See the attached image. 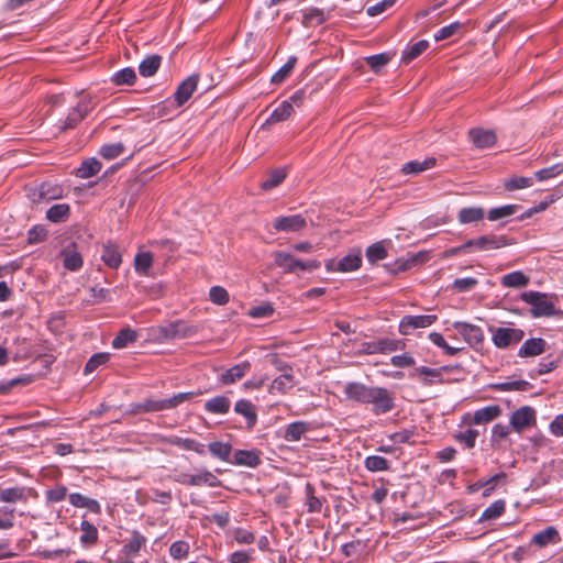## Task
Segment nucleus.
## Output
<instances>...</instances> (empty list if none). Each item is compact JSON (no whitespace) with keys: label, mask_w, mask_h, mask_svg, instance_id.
Returning <instances> with one entry per match:
<instances>
[{"label":"nucleus","mask_w":563,"mask_h":563,"mask_svg":"<svg viewBox=\"0 0 563 563\" xmlns=\"http://www.w3.org/2000/svg\"><path fill=\"white\" fill-rule=\"evenodd\" d=\"M485 216L481 207L462 208L457 213V220L461 224H468L481 221Z\"/></svg>","instance_id":"41"},{"label":"nucleus","mask_w":563,"mask_h":563,"mask_svg":"<svg viewBox=\"0 0 563 563\" xmlns=\"http://www.w3.org/2000/svg\"><path fill=\"white\" fill-rule=\"evenodd\" d=\"M506 509V503L503 499L495 500L482 514L479 521L494 520L499 518Z\"/></svg>","instance_id":"48"},{"label":"nucleus","mask_w":563,"mask_h":563,"mask_svg":"<svg viewBox=\"0 0 563 563\" xmlns=\"http://www.w3.org/2000/svg\"><path fill=\"white\" fill-rule=\"evenodd\" d=\"M367 405H371V410L375 416H382L395 409V395L393 391L385 387L373 386Z\"/></svg>","instance_id":"5"},{"label":"nucleus","mask_w":563,"mask_h":563,"mask_svg":"<svg viewBox=\"0 0 563 563\" xmlns=\"http://www.w3.org/2000/svg\"><path fill=\"white\" fill-rule=\"evenodd\" d=\"M429 47L427 40H420L416 43L407 45L401 55V60L406 64L410 63L422 54Z\"/></svg>","instance_id":"43"},{"label":"nucleus","mask_w":563,"mask_h":563,"mask_svg":"<svg viewBox=\"0 0 563 563\" xmlns=\"http://www.w3.org/2000/svg\"><path fill=\"white\" fill-rule=\"evenodd\" d=\"M294 112V107L290 101L280 102L266 119L264 125L275 124L287 120Z\"/></svg>","instance_id":"29"},{"label":"nucleus","mask_w":563,"mask_h":563,"mask_svg":"<svg viewBox=\"0 0 563 563\" xmlns=\"http://www.w3.org/2000/svg\"><path fill=\"white\" fill-rule=\"evenodd\" d=\"M208 450L213 457L227 463L231 462V454L233 449L230 442H210L208 444Z\"/></svg>","instance_id":"35"},{"label":"nucleus","mask_w":563,"mask_h":563,"mask_svg":"<svg viewBox=\"0 0 563 563\" xmlns=\"http://www.w3.org/2000/svg\"><path fill=\"white\" fill-rule=\"evenodd\" d=\"M362 265V256L361 251H352L347 255L343 256L341 260L335 262L334 260L329 261L325 264V268L328 271H338L342 273L354 272L358 269Z\"/></svg>","instance_id":"11"},{"label":"nucleus","mask_w":563,"mask_h":563,"mask_svg":"<svg viewBox=\"0 0 563 563\" xmlns=\"http://www.w3.org/2000/svg\"><path fill=\"white\" fill-rule=\"evenodd\" d=\"M364 466L369 472H384L389 470V462L383 456L369 455L365 459Z\"/></svg>","instance_id":"52"},{"label":"nucleus","mask_w":563,"mask_h":563,"mask_svg":"<svg viewBox=\"0 0 563 563\" xmlns=\"http://www.w3.org/2000/svg\"><path fill=\"white\" fill-rule=\"evenodd\" d=\"M490 388L498 391H527L531 388V384L523 379H512L492 384Z\"/></svg>","instance_id":"42"},{"label":"nucleus","mask_w":563,"mask_h":563,"mask_svg":"<svg viewBox=\"0 0 563 563\" xmlns=\"http://www.w3.org/2000/svg\"><path fill=\"white\" fill-rule=\"evenodd\" d=\"M274 263L277 267L282 268L285 273L288 274L296 273L297 271L312 272L318 269L321 265L317 260H297L290 253L283 251L274 253Z\"/></svg>","instance_id":"4"},{"label":"nucleus","mask_w":563,"mask_h":563,"mask_svg":"<svg viewBox=\"0 0 563 563\" xmlns=\"http://www.w3.org/2000/svg\"><path fill=\"white\" fill-rule=\"evenodd\" d=\"M510 242L505 235L487 234L477 238V251H492L505 247Z\"/></svg>","instance_id":"20"},{"label":"nucleus","mask_w":563,"mask_h":563,"mask_svg":"<svg viewBox=\"0 0 563 563\" xmlns=\"http://www.w3.org/2000/svg\"><path fill=\"white\" fill-rule=\"evenodd\" d=\"M231 401L224 395H218L205 402V410L212 415H227L230 411Z\"/></svg>","instance_id":"26"},{"label":"nucleus","mask_w":563,"mask_h":563,"mask_svg":"<svg viewBox=\"0 0 563 563\" xmlns=\"http://www.w3.org/2000/svg\"><path fill=\"white\" fill-rule=\"evenodd\" d=\"M468 134L478 148H488L496 143V134L492 130L472 129Z\"/></svg>","instance_id":"22"},{"label":"nucleus","mask_w":563,"mask_h":563,"mask_svg":"<svg viewBox=\"0 0 563 563\" xmlns=\"http://www.w3.org/2000/svg\"><path fill=\"white\" fill-rule=\"evenodd\" d=\"M81 536L79 541L82 547L89 548L97 543L98 541V529L95 525L89 522L88 520H82L80 523Z\"/></svg>","instance_id":"36"},{"label":"nucleus","mask_w":563,"mask_h":563,"mask_svg":"<svg viewBox=\"0 0 563 563\" xmlns=\"http://www.w3.org/2000/svg\"><path fill=\"white\" fill-rule=\"evenodd\" d=\"M429 340L438 347H441L444 351V353L450 356H454L463 350L462 347H455V346L449 345L446 343V341L444 340L443 335L439 332H431L429 334Z\"/></svg>","instance_id":"55"},{"label":"nucleus","mask_w":563,"mask_h":563,"mask_svg":"<svg viewBox=\"0 0 563 563\" xmlns=\"http://www.w3.org/2000/svg\"><path fill=\"white\" fill-rule=\"evenodd\" d=\"M310 430V423L306 421H295L287 424L284 429L283 438L287 442L300 441L302 435Z\"/></svg>","instance_id":"24"},{"label":"nucleus","mask_w":563,"mask_h":563,"mask_svg":"<svg viewBox=\"0 0 563 563\" xmlns=\"http://www.w3.org/2000/svg\"><path fill=\"white\" fill-rule=\"evenodd\" d=\"M547 341L542 338H530L519 347L517 355L521 358L536 357L545 352Z\"/></svg>","instance_id":"15"},{"label":"nucleus","mask_w":563,"mask_h":563,"mask_svg":"<svg viewBox=\"0 0 563 563\" xmlns=\"http://www.w3.org/2000/svg\"><path fill=\"white\" fill-rule=\"evenodd\" d=\"M411 377L418 376L424 385H432L437 382H441L442 373L439 368H431L427 366L416 367Z\"/></svg>","instance_id":"32"},{"label":"nucleus","mask_w":563,"mask_h":563,"mask_svg":"<svg viewBox=\"0 0 563 563\" xmlns=\"http://www.w3.org/2000/svg\"><path fill=\"white\" fill-rule=\"evenodd\" d=\"M234 411L245 418L249 429H252L257 422L255 406L247 399H240L234 405Z\"/></svg>","instance_id":"23"},{"label":"nucleus","mask_w":563,"mask_h":563,"mask_svg":"<svg viewBox=\"0 0 563 563\" xmlns=\"http://www.w3.org/2000/svg\"><path fill=\"white\" fill-rule=\"evenodd\" d=\"M437 319L438 317L435 314L404 316L399 322V332L404 335H410L416 329H423L432 325Z\"/></svg>","instance_id":"10"},{"label":"nucleus","mask_w":563,"mask_h":563,"mask_svg":"<svg viewBox=\"0 0 563 563\" xmlns=\"http://www.w3.org/2000/svg\"><path fill=\"white\" fill-rule=\"evenodd\" d=\"M145 544L146 538L137 530H133L130 538L124 541L121 552L126 556H135Z\"/></svg>","instance_id":"21"},{"label":"nucleus","mask_w":563,"mask_h":563,"mask_svg":"<svg viewBox=\"0 0 563 563\" xmlns=\"http://www.w3.org/2000/svg\"><path fill=\"white\" fill-rule=\"evenodd\" d=\"M261 463L260 453L257 450H235L230 464L256 467Z\"/></svg>","instance_id":"16"},{"label":"nucleus","mask_w":563,"mask_h":563,"mask_svg":"<svg viewBox=\"0 0 563 563\" xmlns=\"http://www.w3.org/2000/svg\"><path fill=\"white\" fill-rule=\"evenodd\" d=\"M198 80L197 75H191L179 84L174 93L175 102L178 107H183L191 98L197 89Z\"/></svg>","instance_id":"14"},{"label":"nucleus","mask_w":563,"mask_h":563,"mask_svg":"<svg viewBox=\"0 0 563 563\" xmlns=\"http://www.w3.org/2000/svg\"><path fill=\"white\" fill-rule=\"evenodd\" d=\"M102 164L97 158H87L76 169V176L82 179L90 178L101 170Z\"/></svg>","instance_id":"40"},{"label":"nucleus","mask_w":563,"mask_h":563,"mask_svg":"<svg viewBox=\"0 0 563 563\" xmlns=\"http://www.w3.org/2000/svg\"><path fill=\"white\" fill-rule=\"evenodd\" d=\"M560 541L561 538L559 531L555 527L550 526L534 533L531 539V544H534L539 548H545L550 544H558Z\"/></svg>","instance_id":"17"},{"label":"nucleus","mask_w":563,"mask_h":563,"mask_svg":"<svg viewBox=\"0 0 563 563\" xmlns=\"http://www.w3.org/2000/svg\"><path fill=\"white\" fill-rule=\"evenodd\" d=\"M391 59V54L384 52L375 55L365 57L366 64L371 67L374 73H378L385 67Z\"/></svg>","instance_id":"53"},{"label":"nucleus","mask_w":563,"mask_h":563,"mask_svg":"<svg viewBox=\"0 0 563 563\" xmlns=\"http://www.w3.org/2000/svg\"><path fill=\"white\" fill-rule=\"evenodd\" d=\"M501 415V408L497 405L486 406L474 412L473 423L483 424L490 422Z\"/></svg>","instance_id":"31"},{"label":"nucleus","mask_w":563,"mask_h":563,"mask_svg":"<svg viewBox=\"0 0 563 563\" xmlns=\"http://www.w3.org/2000/svg\"><path fill=\"white\" fill-rule=\"evenodd\" d=\"M196 395H198V393L186 391L175 394L174 396L165 399H145L144 401L135 405L134 412H156L170 410L178 407L184 401L191 399Z\"/></svg>","instance_id":"2"},{"label":"nucleus","mask_w":563,"mask_h":563,"mask_svg":"<svg viewBox=\"0 0 563 563\" xmlns=\"http://www.w3.org/2000/svg\"><path fill=\"white\" fill-rule=\"evenodd\" d=\"M518 209V205H504L500 207H495L488 211L487 218L489 221H497L504 218H509L514 216Z\"/></svg>","instance_id":"46"},{"label":"nucleus","mask_w":563,"mask_h":563,"mask_svg":"<svg viewBox=\"0 0 563 563\" xmlns=\"http://www.w3.org/2000/svg\"><path fill=\"white\" fill-rule=\"evenodd\" d=\"M208 486V487H220L221 481L209 470L201 467L197 470V473L191 474L190 486Z\"/></svg>","instance_id":"19"},{"label":"nucleus","mask_w":563,"mask_h":563,"mask_svg":"<svg viewBox=\"0 0 563 563\" xmlns=\"http://www.w3.org/2000/svg\"><path fill=\"white\" fill-rule=\"evenodd\" d=\"M328 14L319 8H308L302 11L301 23L306 27L318 26L328 20Z\"/></svg>","instance_id":"30"},{"label":"nucleus","mask_w":563,"mask_h":563,"mask_svg":"<svg viewBox=\"0 0 563 563\" xmlns=\"http://www.w3.org/2000/svg\"><path fill=\"white\" fill-rule=\"evenodd\" d=\"M26 499V489L22 486H13L3 488L0 493V501L16 503Z\"/></svg>","instance_id":"44"},{"label":"nucleus","mask_w":563,"mask_h":563,"mask_svg":"<svg viewBox=\"0 0 563 563\" xmlns=\"http://www.w3.org/2000/svg\"><path fill=\"white\" fill-rule=\"evenodd\" d=\"M153 263V256L150 252H141L135 255L134 268L140 274H147Z\"/></svg>","instance_id":"57"},{"label":"nucleus","mask_w":563,"mask_h":563,"mask_svg":"<svg viewBox=\"0 0 563 563\" xmlns=\"http://www.w3.org/2000/svg\"><path fill=\"white\" fill-rule=\"evenodd\" d=\"M96 107V102L92 97L84 96L76 107H74L69 112L64 122L63 129H74L81 122L90 111Z\"/></svg>","instance_id":"7"},{"label":"nucleus","mask_w":563,"mask_h":563,"mask_svg":"<svg viewBox=\"0 0 563 563\" xmlns=\"http://www.w3.org/2000/svg\"><path fill=\"white\" fill-rule=\"evenodd\" d=\"M373 386L360 382H349L345 384L343 394L346 399L367 406V400Z\"/></svg>","instance_id":"13"},{"label":"nucleus","mask_w":563,"mask_h":563,"mask_svg":"<svg viewBox=\"0 0 563 563\" xmlns=\"http://www.w3.org/2000/svg\"><path fill=\"white\" fill-rule=\"evenodd\" d=\"M190 545L184 540L175 541L169 547V555L175 560H183L189 554Z\"/></svg>","instance_id":"60"},{"label":"nucleus","mask_w":563,"mask_h":563,"mask_svg":"<svg viewBox=\"0 0 563 563\" xmlns=\"http://www.w3.org/2000/svg\"><path fill=\"white\" fill-rule=\"evenodd\" d=\"M38 194L41 199L48 201L60 198L63 195V189L59 186L52 185L49 183H43L38 188Z\"/></svg>","instance_id":"58"},{"label":"nucleus","mask_w":563,"mask_h":563,"mask_svg":"<svg viewBox=\"0 0 563 563\" xmlns=\"http://www.w3.org/2000/svg\"><path fill=\"white\" fill-rule=\"evenodd\" d=\"M286 177L285 168H277L269 173L267 178L262 183L261 187L263 190H271L277 187Z\"/></svg>","instance_id":"56"},{"label":"nucleus","mask_w":563,"mask_h":563,"mask_svg":"<svg viewBox=\"0 0 563 563\" xmlns=\"http://www.w3.org/2000/svg\"><path fill=\"white\" fill-rule=\"evenodd\" d=\"M452 327L471 347L481 346L485 340L484 331L476 324L455 321Z\"/></svg>","instance_id":"8"},{"label":"nucleus","mask_w":563,"mask_h":563,"mask_svg":"<svg viewBox=\"0 0 563 563\" xmlns=\"http://www.w3.org/2000/svg\"><path fill=\"white\" fill-rule=\"evenodd\" d=\"M136 79L135 70L132 67H125L112 75V82L117 86L133 85Z\"/></svg>","instance_id":"49"},{"label":"nucleus","mask_w":563,"mask_h":563,"mask_svg":"<svg viewBox=\"0 0 563 563\" xmlns=\"http://www.w3.org/2000/svg\"><path fill=\"white\" fill-rule=\"evenodd\" d=\"M492 333V342L499 350L509 349L518 344L525 338V331L514 327H489Z\"/></svg>","instance_id":"6"},{"label":"nucleus","mask_w":563,"mask_h":563,"mask_svg":"<svg viewBox=\"0 0 563 563\" xmlns=\"http://www.w3.org/2000/svg\"><path fill=\"white\" fill-rule=\"evenodd\" d=\"M64 267L68 271L76 272L82 266V257L76 250L75 245L63 251Z\"/></svg>","instance_id":"37"},{"label":"nucleus","mask_w":563,"mask_h":563,"mask_svg":"<svg viewBox=\"0 0 563 563\" xmlns=\"http://www.w3.org/2000/svg\"><path fill=\"white\" fill-rule=\"evenodd\" d=\"M109 361V354L96 353L93 354L85 365V374L93 373L99 366L106 364Z\"/></svg>","instance_id":"63"},{"label":"nucleus","mask_w":563,"mask_h":563,"mask_svg":"<svg viewBox=\"0 0 563 563\" xmlns=\"http://www.w3.org/2000/svg\"><path fill=\"white\" fill-rule=\"evenodd\" d=\"M250 369L251 363L244 361L224 371L219 379L223 385H231L244 377Z\"/></svg>","instance_id":"18"},{"label":"nucleus","mask_w":563,"mask_h":563,"mask_svg":"<svg viewBox=\"0 0 563 563\" xmlns=\"http://www.w3.org/2000/svg\"><path fill=\"white\" fill-rule=\"evenodd\" d=\"M365 256L371 264H375L378 261L385 260L387 257L385 242L379 241L369 245L366 249Z\"/></svg>","instance_id":"45"},{"label":"nucleus","mask_w":563,"mask_h":563,"mask_svg":"<svg viewBox=\"0 0 563 563\" xmlns=\"http://www.w3.org/2000/svg\"><path fill=\"white\" fill-rule=\"evenodd\" d=\"M139 333L129 327L123 328L119 331L115 338L112 340V347L120 350L126 347L129 344L134 343L137 340Z\"/></svg>","instance_id":"39"},{"label":"nucleus","mask_w":563,"mask_h":563,"mask_svg":"<svg viewBox=\"0 0 563 563\" xmlns=\"http://www.w3.org/2000/svg\"><path fill=\"white\" fill-rule=\"evenodd\" d=\"M559 365V361H555V360H548V358H543L539 364L538 366L536 367V369H533L531 373H530V377L534 378L539 375H543V374H548L552 371H554Z\"/></svg>","instance_id":"64"},{"label":"nucleus","mask_w":563,"mask_h":563,"mask_svg":"<svg viewBox=\"0 0 563 563\" xmlns=\"http://www.w3.org/2000/svg\"><path fill=\"white\" fill-rule=\"evenodd\" d=\"M478 434L479 433L476 429L468 428L465 431L455 433L454 438L456 441L464 443L465 448L473 449L475 446Z\"/></svg>","instance_id":"59"},{"label":"nucleus","mask_w":563,"mask_h":563,"mask_svg":"<svg viewBox=\"0 0 563 563\" xmlns=\"http://www.w3.org/2000/svg\"><path fill=\"white\" fill-rule=\"evenodd\" d=\"M295 385V377L290 372H285L284 374L276 377L271 386H269V393L271 394H285L289 389H291Z\"/></svg>","instance_id":"34"},{"label":"nucleus","mask_w":563,"mask_h":563,"mask_svg":"<svg viewBox=\"0 0 563 563\" xmlns=\"http://www.w3.org/2000/svg\"><path fill=\"white\" fill-rule=\"evenodd\" d=\"M102 262L110 268H118L122 263V255L118 247V245L108 242L103 245L102 254H101Z\"/></svg>","instance_id":"27"},{"label":"nucleus","mask_w":563,"mask_h":563,"mask_svg":"<svg viewBox=\"0 0 563 563\" xmlns=\"http://www.w3.org/2000/svg\"><path fill=\"white\" fill-rule=\"evenodd\" d=\"M70 216V207L68 203H56L46 211V219L53 223L66 222Z\"/></svg>","instance_id":"33"},{"label":"nucleus","mask_w":563,"mask_h":563,"mask_svg":"<svg viewBox=\"0 0 563 563\" xmlns=\"http://www.w3.org/2000/svg\"><path fill=\"white\" fill-rule=\"evenodd\" d=\"M529 283V278L520 271L506 274L501 278V285L505 287H525Z\"/></svg>","instance_id":"47"},{"label":"nucleus","mask_w":563,"mask_h":563,"mask_svg":"<svg viewBox=\"0 0 563 563\" xmlns=\"http://www.w3.org/2000/svg\"><path fill=\"white\" fill-rule=\"evenodd\" d=\"M296 62L297 58L295 56L289 57V59L273 75L272 82L276 85L283 82L294 69Z\"/></svg>","instance_id":"61"},{"label":"nucleus","mask_w":563,"mask_h":563,"mask_svg":"<svg viewBox=\"0 0 563 563\" xmlns=\"http://www.w3.org/2000/svg\"><path fill=\"white\" fill-rule=\"evenodd\" d=\"M199 328L185 320L178 319L164 325H159L156 329V334L159 340L173 341L180 339H189L196 335Z\"/></svg>","instance_id":"3"},{"label":"nucleus","mask_w":563,"mask_h":563,"mask_svg":"<svg viewBox=\"0 0 563 563\" xmlns=\"http://www.w3.org/2000/svg\"><path fill=\"white\" fill-rule=\"evenodd\" d=\"M421 262L420 255H413L407 260L399 258L393 265H386V267L390 273L396 274L398 272H406Z\"/></svg>","instance_id":"51"},{"label":"nucleus","mask_w":563,"mask_h":563,"mask_svg":"<svg viewBox=\"0 0 563 563\" xmlns=\"http://www.w3.org/2000/svg\"><path fill=\"white\" fill-rule=\"evenodd\" d=\"M306 506L307 511L310 514H318L321 512L322 509V500L314 496V488L311 484H307L306 488Z\"/></svg>","instance_id":"50"},{"label":"nucleus","mask_w":563,"mask_h":563,"mask_svg":"<svg viewBox=\"0 0 563 563\" xmlns=\"http://www.w3.org/2000/svg\"><path fill=\"white\" fill-rule=\"evenodd\" d=\"M306 227L307 220L301 214L278 217L273 222V228L277 232H299Z\"/></svg>","instance_id":"12"},{"label":"nucleus","mask_w":563,"mask_h":563,"mask_svg":"<svg viewBox=\"0 0 563 563\" xmlns=\"http://www.w3.org/2000/svg\"><path fill=\"white\" fill-rule=\"evenodd\" d=\"M162 63L157 54L146 56L139 65V73L142 77H152L156 74Z\"/></svg>","instance_id":"38"},{"label":"nucleus","mask_w":563,"mask_h":563,"mask_svg":"<svg viewBox=\"0 0 563 563\" xmlns=\"http://www.w3.org/2000/svg\"><path fill=\"white\" fill-rule=\"evenodd\" d=\"M533 185L532 177H523V176H512L509 179H506L504 183V187L508 191H515L518 189H523L531 187Z\"/></svg>","instance_id":"54"},{"label":"nucleus","mask_w":563,"mask_h":563,"mask_svg":"<svg viewBox=\"0 0 563 563\" xmlns=\"http://www.w3.org/2000/svg\"><path fill=\"white\" fill-rule=\"evenodd\" d=\"M520 299L531 306L530 316L532 318L553 317L558 313L554 302L545 292L536 290L523 291Z\"/></svg>","instance_id":"1"},{"label":"nucleus","mask_w":563,"mask_h":563,"mask_svg":"<svg viewBox=\"0 0 563 563\" xmlns=\"http://www.w3.org/2000/svg\"><path fill=\"white\" fill-rule=\"evenodd\" d=\"M537 422V413L532 407L523 406L514 411L510 416V427L514 431L521 433Z\"/></svg>","instance_id":"9"},{"label":"nucleus","mask_w":563,"mask_h":563,"mask_svg":"<svg viewBox=\"0 0 563 563\" xmlns=\"http://www.w3.org/2000/svg\"><path fill=\"white\" fill-rule=\"evenodd\" d=\"M437 164L434 157H428L423 161H410L402 165L401 173L405 175H418L424 170L431 169Z\"/></svg>","instance_id":"28"},{"label":"nucleus","mask_w":563,"mask_h":563,"mask_svg":"<svg viewBox=\"0 0 563 563\" xmlns=\"http://www.w3.org/2000/svg\"><path fill=\"white\" fill-rule=\"evenodd\" d=\"M209 299L216 305L223 306L229 302L230 296L225 288L212 286L209 290Z\"/></svg>","instance_id":"62"},{"label":"nucleus","mask_w":563,"mask_h":563,"mask_svg":"<svg viewBox=\"0 0 563 563\" xmlns=\"http://www.w3.org/2000/svg\"><path fill=\"white\" fill-rule=\"evenodd\" d=\"M69 503L76 508H86L90 512L99 515L101 512V506L97 499H92L84 496L80 493H71L68 496Z\"/></svg>","instance_id":"25"}]
</instances>
